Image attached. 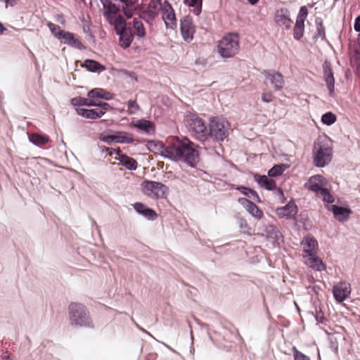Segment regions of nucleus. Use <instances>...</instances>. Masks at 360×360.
I'll list each match as a JSON object with an SVG mask.
<instances>
[{"label":"nucleus","instance_id":"f257e3e1","mask_svg":"<svg viewBox=\"0 0 360 360\" xmlns=\"http://www.w3.org/2000/svg\"><path fill=\"white\" fill-rule=\"evenodd\" d=\"M167 159L172 162L181 161L191 168H196L199 161V152L195 148V143L187 137L176 139L170 144Z\"/></svg>","mask_w":360,"mask_h":360},{"label":"nucleus","instance_id":"f03ea898","mask_svg":"<svg viewBox=\"0 0 360 360\" xmlns=\"http://www.w3.org/2000/svg\"><path fill=\"white\" fill-rule=\"evenodd\" d=\"M207 126V131L203 140L212 139L219 143L224 141L229 135L230 124L223 117H210Z\"/></svg>","mask_w":360,"mask_h":360},{"label":"nucleus","instance_id":"7ed1b4c3","mask_svg":"<svg viewBox=\"0 0 360 360\" xmlns=\"http://www.w3.org/2000/svg\"><path fill=\"white\" fill-rule=\"evenodd\" d=\"M68 314L72 326L77 327L94 328L92 320L86 307L77 302H71L68 307Z\"/></svg>","mask_w":360,"mask_h":360},{"label":"nucleus","instance_id":"20e7f679","mask_svg":"<svg viewBox=\"0 0 360 360\" xmlns=\"http://www.w3.org/2000/svg\"><path fill=\"white\" fill-rule=\"evenodd\" d=\"M239 49L238 35L236 33L224 36L217 45L218 53L224 58L233 57L238 53Z\"/></svg>","mask_w":360,"mask_h":360},{"label":"nucleus","instance_id":"39448f33","mask_svg":"<svg viewBox=\"0 0 360 360\" xmlns=\"http://www.w3.org/2000/svg\"><path fill=\"white\" fill-rule=\"evenodd\" d=\"M184 121L190 131L194 133L199 139H204L207 124L197 113L187 111Z\"/></svg>","mask_w":360,"mask_h":360},{"label":"nucleus","instance_id":"423d86ee","mask_svg":"<svg viewBox=\"0 0 360 360\" xmlns=\"http://www.w3.org/2000/svg\"><path fill=\"white\" fill-rule=\"evenodd\" d=\"M142 192L149 196L157 199H165L169 192L167 186L160 181L144 180L141 184Z\"/></svg>","mask_w":360,"mask_h":360},{"label":"nucleus","instance_id":"0eeeda50","mask_svg":"<svg viewBox=\"0 0 360 360\" xmlns=\"http://www.w3.org/2000/svg\"><path fill=\"white\" fill-rule=\"evenodd\" d=\"M308 15L307 6H302L300 8L296 21L293 27V38L299 41L304 33V21Z\"/></svg>","mask_w":360,"mask_h":360},{"label":"nucleus","instance_id":"6e6552de","mask_svg":"<svg viewBox=\"0 0 360 360\" xmlns=\"http://www.w3.org/2000/svg\"><path fill=\"white\" fill-rule=\"evenodd\" d=\"M326 207L333 214L335 219L340 222L347 221L350 214L352 213V210L347 202H345L344 205L333 204L326 205Z\"/></svg>","mask_w":360,"mask_h":360},{"label":"nucleus","instance_id":"1a4fd4ad","mask_svg":"<svg viewBox=\"0 0 360 360\" xmlns=\"http://www.w3.org/2000/svg\"><path fill=\"white\" fill-rule=\"evenodd\" d=\"M274 21L278 26L285 30H289L292 23L289 9L287 8L277 9L274 15Z\"/></svg>","mask_w":360,"mask_h":360},{"label":"nucleus","instance_id":"9d476101","mask_svg":"<svg viewBox=\"0 0 360 360\" xmlns=\"http://www.w3.org/2000/svg\"><path fill=\"white\" fill-rule=\"evenodd\" d=\"M313 162L316 167L322 168L327 166L332 160L333 153L323 149L312 150Z\"/></svg>","mask_w":360,"mask_h":360},{"label":"nucleus","instance_id":"9b49d317","mask_svg":"<svg viewBox=\"0 0 360 360\" xmlns=\"http://www.w3.org/2000/svg\"><path fill=\"white\" fill-rule=\"evenodd\" d=\"M263 74L265 79L269 81L276 91H279L283 89L285 82L283 76L280 72L271 69L264 70Z\"/></svg>","mask_w":360,"mask_h":360},{"label":"nucleus","instance_id":"f8f14e48","mask_svg":"<svg viewBox=\"0 0 360 360\" xmlns=\"http://www.w3.org/2000/svg\"><path fill=\"white\" fill-rule=\"evenodd\" d=\"M298 212V207L295 203L294 199H290V200L287 202L283 207H277L276 210V213L279 218H285L287 219H291L294 218Z\"/></svg>","mask_w":360,"mask_h":360},{"label":"nucleus","instance_id":"ddd939ff","mask_svg":"<svg viewBox=\"0 0 360 360\" xmlns=\"http://www.w3.org/2000/svg\"><path fill=\"white\" fill-rule=\"evenodd\" d=\"M58 35L60 37V41L72 48H75L80 51L85 50L86 49L82 41L75 37V34L72 32L65 30H60Z\"/></svg>","mask_w":360,"mask_h":360},{"label":"nucleus","instance_id":"4468645a","mask_svg":"<svg viewBox=\"0 0 360 360\" xmlns=\"http://www.w3.org/2000/svg\"><path fill=\"white\" fill-rule=\"evenodd\" d=\"M146 149L155 154V156L158 155H160L162 158L167 159V155H169L167 151H169L168 148H170V144L169 146H165L163 142L158 140H149L146 143Z\"/></svg>","mask_w":360,"mask_h":360},{"label":"nucleus","instance_id":"2eb2a0df","mask_svg":"<svg viewBox=\"0 0 360 360\" xmlns=\"http://www.w3.org/2000/svg\"><path fill=\"white\" fill-rule=\"evenodd\" d=\"M323 77L330 96H333L335 91V77L330 61L326 60L323 63Z\"/></svg>","mask_w":360,"mask_h":360},{"label":"nucleus","instance_id":"dca6fc26","mask_svg":"<svg viewBox=\"0 0 360 360\" xmlns=\"http://www.w3.org/2000/svg\"><path fill=\"white\" fill-rule=\"evenodd\" d=\"M180 31L185 41H190L193 39L194 27L193 21L189 16L181 19Z\"/></svg>","mask_w":360,"mask_h":360},{"label":"nucleus","instance_id":"f3484780","mask_svg":"<svg viewBox=\"0 0 360 360\" xmlns=\"http://www.w3.org/2000/svg\"><path fill=\"white\" fill-rule=\"evenodd\" d=\"M238 202L242 205L251 216L257 219H261L264 217L263 211L253 202L246 198H239Z\"/></svg>","mask_w":360,"mask_h":360},{"label":"nucleus","instance_id":"a211bd4d","mask_svg":"<svg viewBox=\"0 0 360 360\" xmlns=\"http://www.w3.org/2000/svg\"><path fill=\"white\" fill-rule=\"evenodd\" d=\"M135 211L149 221H155L158 218V214L153 208L141 202H136L132 205Z\"/></svg>","mask_w":360,"mask_h":360},{"label":"nucleus","instance_id":"6ab92c4d","mask_svg":"<svg viewBox=\"0 0 360 360\" xmlns=\"http://www.w3.org/2000/svg\"><path fill=\"white\" fill-rule=\"evenodd\" d=\"M350 293L351 288L349 283H340V285H335L333 288V297L338 303L344 302Z\"/></svg>","mask_w":360,"mask_h":360},{"label":"nucleus","instance_id":"aec40b11","mask_svg":"<svg viewBox=\"0 0 360 360\" xmlns=\"http://www.w3.org/2000/svg\"><path fill=\"white\" fill-rule=\"evenodd\" d=\"M134 126L136 128L137 131L141 134L152 135L155 131V123L144 118L137 120L134 123Z\"/></svg>","mask_w":360,"mask_h":360},{"label":"nucleus","instance_id":"412c9836","mask_svg":"<svg viewBox=\"0 0 360 360\" xmlns=\"http://www.w3.org/2000/svg\"><path fill=\"white\" fill-rule=\"evenodd\" d=\"M325 181L326 179L323 176L320 174L314 175L309 178L304 186L310 191L319 193L323 188V184Z\"/></svg>","mask_w":360,"mask_h":360},{"label":"nucleus","instance_id":"4be33fe9","mask_svg":"<svg viewBox=\"0 0 360 360\" xmlns=\"http://www.w3.org/2000/svg\"><path fill=\"white\" fill-rule=\"evenodd\" d=\"M309 255V266L315 271H322L326 270V265L323 262L321 259L312 250H304Z\"/></svg>","mask_w":360,"mask_h":360},{"label":"nucleus","instance_id":"5701e85b","mask_svg":"<svg viewBox=\"0 0 360 360\" xmlns=\"http://www.w3.org/2000/svg\"><path fill=\"white\" fill-rule=\"evenodd\" d=\"M87 96L93 99L101 98L105 101H110L113 99L114 94L104 89L94 88L88 91Z\"/></svg>","mask_w":360,"mask_h":360},{"label":"nucleus","instance_id":"b1692460","mask_svg":"<svg viewBox=\"0 0 360 360\" xmlns=\"http://www.w3.org/2000/svg\"><path fill=\"white\" fill-rule=\"evenodd\" d=\"M231 188L239 191L240 193H242L246 197L252 198L258 203H260L262 202L261 198L258 195L257 193L255 190L249 187L242 185L231 184Z\"/></svg>","mask_w":360,"mask_h":360},{"label":"nucleus","instance_id":"393cba45","mask_svg":"<svg viewBox=\"0 0 360 360\" xmlns=\"http://www.w3.org/2000/svg\"><path fill=\"white\" fill-rule=\"evenodd\" d=\"M111 25H114L115 32L117 35H122V33L126 32L131 27L127 26V22L124 17L121 15H118L115 17V20H112Z\"/></svg>","mask_w":360,"mask_h":360},{"label":"nucleus","instance_id":"a878e982","mask_svg":"<svg viewBox=\"0 0 360 360\" xmlns=\"http://www.w3.org/2000/svg\"><path fill=\"white\" fill-rule=\"evenodd\" d=\"M81 67L86 68L88 71L94 73H100L106 69L105 65L94 59L84 60L83 63L81 65Z\"/></svg>","mask_w":360,"mask_h":360},{"label":"nucleus","instance_id":"bb28decb","mask_svg":"<svg viewBox=\"0 0 360 360\" xmlns=\"http://www.w3.org/2000/svg\"><path fill=\"white\" fill-rule=\"evenodd\" d=\"M28 139L30 143L37 147H41L50 141V138L46 134L39 133L27 134Z\"/></svg>","mask_w":360,"mask_h":360},{"label":"nucleus","instance_id":"cd10ccee","mask_svg":"<svg viewBox=\"0 0 360 360\" xmlns=\"http://www.w3.org/2000/svg\"><path fill=\"white\" fill-rule=\"evenodd\" d=\"M313 148L333 153V141L328 136H319L314 143Z\"/></svg>","mask_w":360,"mask_h":360},{"label":"nucleus","instance_id":"c85d7f7f","mask_svg":"<svg viewBox=\"0 0 360 360\" xmlns=\"http://www.w3.org/2000/svg\"><path fill=\"white\" fill-rule=\"evenodd\" d=\"M115 143L130 144L134 139L131 134L125 131H114Z\"/></svg>","mask_w":360,"mask_h":360},{"label":"nucleus","instance_id":"c756f323","mask_svg":"<svg viewBox=\"0 0 360 360\" xmlns=\"http://www.w3.org/2000/svg\"><path fill=\"white\" fill-rule=\"evenodd\" d=\"M162 18L167 28L175 29L176 27V18L174 10L162 11Z\"/></svg>","mask_w":360,"mask_h":360},{"label":"nucleus","instance_id":"7c9ffc66","mask_svg":"<svg viewBox=\"0 0 360 360\" xmlns=\"http://www.w3.org/2000/svg\"><path fill=\"white\" fill-rule=\"evenodd\" d=\"M134 38V34L132 32L131 28L128 30L126 32L122 33V35H119V44L120 47L123 49H128Z\"/></svg>","mask_w":360,"mask_h":360},{"label":"nucleus","instance_id":"2f4dec72","mask_svg":"<svg viewBox=\"0 0 360 360\" xmlns=\"http://www.w3.org/2000/svg\"><path fill=\"white\" fill-rule=\"evenodd\" d=\"M120 11V6L111 2L109 6L104 9L103 15L108 22L112 24V20H115L114 15Z\"/></svg>","mask_w":360,"mask_h":360},{"label":"nucleus","instance_id":"473e14b6","mask_svg":"<svg viewBox=\"0 0 360 360\" xmlns=\"http://www.w3.org/2000/svg\"><path fill=\"white\" fill-rule=\"evenodd\" d=\"M120 2L124 4V6H122V11L124 16L127 19H130L134 14L136 11L135 4L136 3V0H118Z\"/></svg>","mask_w":360,"mask_h":360},{"label":"nucleus","instance_id":"72a5a7b5","mask_svg":"<svg viewBox=\"0 0 360 360\" xmlns=\"http://www.w3.org/2000/svg\"><path fill=\"white\" fill-rule=\"evenodd\" d=\"M290 167L288 164L280 163L274 165L268 170L267 174L270 178H275L281 176L283 172Z\"/></svg>","mask_w":360,"mask_h":360},{"label":"nucleus","instance_id":"f704fd0d","mask_svg":"<svg viewBox=\"0 0 360 360\" xmlns=\"http://www.w3.org/2000/svg\"><path fill=\"white\" fill-rule=\"evenodd\" d=\"M70 104L73 106H88L93 107L94 100L93 98H87L82 96H76L70 99Z\"/></svg>","mask_w":360,"mask_h":360},{"label":"nucleus","instance_id":"c9c22d12","mask_svg":"<svg viewBox=\"0 0 360 360\" xmlns=\"http://www.w3.org/2000/svg\"><path fill=\"white\" fill-rule=\"evenodd\" d=\"M266 232L269 236L272 238L276 242L279 243L283 242V236L282 233L274 225H270L266 229Z\"/></svg>","mask_w":360,"mask_h":360},{"label":"nucleus","instance_id":"e433bc0d","mask_svg":"<svg viewBox=\"0 0 360 360\" xmlns=\"http://www.w3.org/2000/svg\"><path fill=\"white\" fill-rule=\"evenodd\" d=\"M315 24L316 26V33L314 36V39H316L320 37L322 40L326 39L325 27L323 24V20L320 17H316Z\"/></svg>","mask_w":360,"mask_h":360},{"label":"nucleus","instance_id":"4c0bfd02","mask_svg":"<svg viewBox=\"0 0 360 360\" xmlns=\"http://www.w3.org/2000/svg\"><path fill=\"white\" fill-rule=\"evenodd\" d=\"M133 27L135 30V33L134 34L138 37L143 38L146 36V32L143 24L136 18L133 19Z\"/></svg>","mask_w":360,"mask_h":360},{"label":"nucleus","instance_id":"58836bf2","mask_svg":"<svg viewBox=\"0 0 360 360\" xmlns=\"http://www.w3.org/2000/svg\"><path fill=\"white\" fill-rule=\"evenodd\" d=\"M321 120L323 124L330 126L335 122L337 117L333 112L328 111L322 115Z\"/></svg>","mask_w":360,"mask_h":360},{"label":"nucleus","instance_id":"ea45409f","mask_svg":"<svg viewBox=\"0 0 360 360\" xmlns=\"http://www.w3.org/2000/svg\"><path fill=\"white\" fill-rule=\"evenodd\" d=\"M121 165L130 171L136 170L138 167L137 161L129 156H128L127 159H126V160H124Z\"/></svg>","mask_w":360,"mask_h":360},{"label":"nucleus","instance_id":"a19ab883","mask_svg":"<svg viewBox=\"0 0 360 360\" xmlns=\"http://www.w3.org/2000/svg\"><path fill=\"white\" fill-rule=\"evenodd\" d=\"M319 193H320L323 196L322 200L324 202L333 205V203L335 201V198L331 195L328 188H323V189L321 190V191Z\"/></svg>","mask_w":360,"mask_h":360},{"label":"nucleus","instance_id":"79ce46f5","mask_svg":"<svg viewBox=\"0 0 360 360\" xmlns=\"http://www.w3.org/2000/svg\"><path fill=\"white\" fill-rule=\"evenodd\" d=\"M305 244L309 248L308 250L315 252V249L318 248V241L314 236L304 237Z\"/></svg>","mask_w":360,"mask_h":360},{"label":"nucleus","instance_id":"37998d69","mask_svg":"<svg viewBox=\"0 0 360 360\" xmlns=\"http://www.w3.org/2000/svg\"><path fill=\"white\" fill-rule=\"evenodd\" d=\"M102 117L101 111H98L96 108L88 109L86 111V119L96 120Z\"/></svg>","mask_w":360,"mask_h":360},{"label":"nucleus","instance_id":"c03bdc74","mask_svg":"<svg viewBox=\"0 0 360 360\" xmlns=\"http://www.w3.org/2000/svg\"><path fill=\"white\" fill-rule=\"evenodd\" d=\"M93 107H98V111H101L102 116L104 115L106 112L110 108V105L104 101H94Z\"/></svg>","mask_w":360,"mask_h":360},{"label":"nucleus","instance_id":"a18cd8bd","mask_svg":"<svg viewBox=\"0 0 360 360\" xmlns=\"http://www.w3.org/2000/svg\"><path fill=\"white\" fill-rule=\"evenodd\" d=\"M99 140L108 145L115 143L114 131L110 134H105L103 133L100 134Z\"/></svg>","mask_w":360,"mask_h":360},{"label":"nucleus","instance_id":"49530a36","mask_svg":"<svg viewBox=\"0 0 360 360\" xmlns=\"http://www.w3.org/2000/svg\"><path fill=\"white\" fill-rule=\"evenodd\" d=\"M262 188L269 191H273L277 189L276 183L274 179L267 178Z\"/></svg>","mask_w":360,"mask_h":360},{"label":"nucleus","instance_id":"de8ad7c7","mask_svg":"<svg viewBox=\"0 0 360 360\" xmlns=\"http://www.w3.org/2000/svg\"><path fill=\"white\" fill-rule=\"evenodd\" d=\"M47 26L49 28V30L51 31V34L56 37L58 40L60 39V37L58 35V33L60 32V30H63L60 28L59 26L55 25L54 23L51 22H47Z\"/></svg>","mask_w":360,"mask_h":360},{"label":"nucleus","instance_id":"09e8293b","mask_svg":"<svg viewBox=\"0 0 360 360\" xmlns=\"http://www.w3.org/2000/svg\"><path fill=\"white\" fill-rule=\"evenodd\" d=\"M294 360H311L309 356L299 351L296 347H292Z\"/></svg>","mask_w":360,"mask_h":360},{"label":"nucleus","instance_id":"8fccbe9b","mask_svg":"<svg viewBox=\"0 0 360 360\" xmlns=\"http://www.w3.org/2000/svg\"><path fill=\"white\" fill-rule=\"evenodd\" d=\"M127 106L130 114H134L140 109L136 101L133 99H130L127 101Z\"/></svg>","mask_w":360,"mask_h":360},{"label":"nucleus","instance_id":"3c124183","mask_svg":"<svg viewBox=\"0 0 360 360\" xmlns=\"http://www.w3.org/2000/svg\"><path fill=\"white\" fill-rule=\"evenodd\" d=\"M254 180L258 184V185L262 187L263 184H264L265 181H266V179L268 178L264 174H260L258 173H255L253 174Z\"/></svg>","mask_w":360,"mask_h":360},{"label":"nucleus","instance_id":"603ef678","mask_svg":"<svg viewBox=\"0 0 360 360\" xmlns=\"http://www.w3.org/2000/svg\"><path fill=\"white\" fill-rule=\"evenodd\" d=\"M144 12L145 14L150 17V20H154L158 15V12L157 11L153 10L151 8V4L148 5L147 9Z\"/></svg>","mask_w":360,"mask_h":360},{"label":"nucleus","instance_id":"864d4df0","mask_svg":"<svg viewBox=\"0 0 360 360\" xmlns=\"http://www.w3.org/2000/svg\"><path fill=\"white\" fill-rule=\"evenodd\" d=\"M354 30L355 32H359L358 43L360 46V15H359L354 20Z\"/></svg>","mask_w":360,"mask_h":360},{"label":"nucleus","instance_id":"5fc2aeb1","mask_svg":"<svg viewBox=\"0 0 360 360\" xmlns=\"http://www.w3.org/2000/svg\"><path fill=\"white\" fill-rule=\"evenodd\" d=\"M273 99H274V96L270 92L263 93L262 94V101L264 103H270L273 101Z\"/></svg>","mask_w":360,"mask_h":360},{"label":"nucleus","instance_id":"6e6d98bb","mask_svg":"<svg viewBox=\"0 0 360 360\" xmlns=\"http://www.w3.org/2000/svg\"><path fill=\"white\" fill-rule=\"evenodd\" d=\"M160 9L161 11H165V9L167 11L174 10L168 0H165L162 4L161 3V5H160Z\"/></svg>","mask_w":360,"mask_h":360},{"label":"nucleus","instance_id":"4d7b16f0","mask_svg":"<svg viewBox=\"0 0 360 360\" xmlns=\"http://www.w3.org/2000/svg\"><path fill=\"white\" fill-rule=\"evenodd\" d=\"M75 111L77 112V113L86 118V111H87V108H79V106H75Z\"/></svg>","mask_w":360,"mask_h":360},{"label":"nucleus","instance_id":"13d9d810","mask_svg":"<svg viewBox=\"0 0 360 360\" xmlns=\"http://www.w3.org/2000/svg\"><path fill=\"white\" fill-rule=\"evenodd\" d=\"M117 156L115 157L114 159L117 161H119L120 164H122L126 159H127L128 156L127 154L123 153L122 151H121V153L117 154Z\"/></svg>","mask_w":360,"mask_h":360},{"label":"nucleus","instance_id":"bf43d9fd","mask_svg":"<svg viewBox=\"0 0 360 360\" xmlns=\"http://www.w3.org/2000/svg\"><path fill=\"white\" fill-rule=\"evenodd\" d=\"M202 11V0H200V2L198 5H195L193 7V13L195 15H199Z\"/></svg>","mask_w":360,"mask_h":360},{"label":"nucleus","instance_id":"052dcab7","mask_svg":"<svg viewBox=\"0 0 360 360\" xmlns=\"http://www.w3.org/2000/svg\"><path fill=\"white\" fill-rule=\"evenodd\" d=\"M0 1L4 2L7 8L8 6L14 7L17 4L18 0H0Z\"/></svg>","mask_w":360,"mask_h":360},{"label":"nucleus","instance_id":"680f3d73","mask_svg":"<svg viewBox=\"0 0 360 360\" xmlns=\"http://www.w3.org/2000/svg\"><path fill=\"white\" fill-rule=\"evenodd\" d=\"M198 1L200 2V0H184V4L189 7H194L198 5Z\"/></svg>","mask_w":360,"mask_h":360},{"label":"nucleus","instance_id":"e2e57ef3","mask_svg":"<svg viewBox=\"0 0 360 360\" xmlns=\"http://www.w3.org/2000/svg\"><path fill=\"white\" fill-rule=\"evenodd\" d=\"M121 150L120 148H109V150L108 153V155L111 156L112 154H120L121 153Z\"/></svg>","mask_w":360,"mask_h":360},{"label":"nucleus","instance_id":"0e129e2a","mask_svg":"<svg viewBox=\"0 0 360 360\" xmlns=\"http://www.w3.org/2000/svg\"><path fill=\"white\" fill-rule=\"evenodd\" d=\"M239 224H239L240 227L241 229H247V228H248V224L246 220L244 219H240V221H239Z\"/></svg>","mask_w":360,"mask_h":360},{"label":"nucleus","instance_id":"69168bd1","mask_svg":"<svg viewBox=\"0 0 360 360\" xmlns=\"http://www.w3.org/2000/svg\"><path fill=\"white\" fill-rule=\"evenodd\" d=\"M314 319L317 321L318 323H322L323 321V316H320L318 314L314 315Z\"/></svg>","mask_w":360,"mask_h":360},{"label":"nucleus","instance_id":"338daca9","mask_svg":"<svg viewBox=\"0 0 360 360\" xmlns=\"http://www.w3.org/2000/svg\"><path fill=\"white\" fill-rule=\"evenodd\" d=\"M86 37L89 41H92L93 42H95L96 41L95 36L91 32L86 34Z\"/></svg>","mask_w":360,"mask_h":360},{"label":"nucleus","instance_id":"774afa93","mask_svg":"<svg viewBox=\"0 0 360 360\" xmlns=\"http://www.w3.org/2000/svg\"><path fill=\"white\" fill-rule=\"evenodd\" d=\"M330 347L333 352H335V353L338 352V345L336 343L333 342L332 340L330 341Z\"/></svg>","mask_w":360,"mask_h":360}]
</instances>
